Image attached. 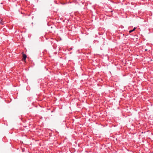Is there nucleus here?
<instances>
[{
  "mask_svg": "<svg viewBox=\"0 0 153 153\" xmlns=\"http://www.w3.org/2000/svg\"><path fill=\"white\" fill-rule=\"evenodd\" d=\"M27 56L25 54L23 53V58L22 59V60H26L27 58Z\"/></svg>",
  "mask_w": 153,
  "mask_h": 153,
  "instance_id": "f257e3e1",
  "label": "nucleus"
},
{
  "mask_svg": "<svg viewBox=\"0 0 153 153\" xmlns=\"http://www.w3.org/2000/svg\"><path fill=\"white\" fill-rule=\"evenodd\" d=\"M136 29V27H134L133 29L132 30H130L129 31V33H131L133 31H134L135 29Z\"/></svg>",
  "mask_w": 153,
  "mask_h": 153,
  "instance_id": "f03ea898",
  "label": "nucleus"
},
{
  "mask_svg": "<svg viewBox=\"0 0 153 153\" xmlns=\"http://www.w3.org/2000/svg\"><path fill=\"white\" fill-rule=\"evenodd\" d=\"M145 51H147V49H145Z\"/></svg>",
  "mask_w": 153,
  "mask_h": 153,
  "instance_id": "7ed1b4c3",
  "label": "nucleus"
},
{
  "mask_svg": "<svg viewBox=\"0 0 153 153\" xmlns=\"http://www.w3.org/2000/svg\"><path fill=\"white\" fill-rule=\"evenodd\" d=\"M1 24H2V25H3V23H2V22H1Z\"/></svg>",
  "mask_w": 153,
  "mask_h": 153,
  "instance_id": "20e7f679",
  "label": "nucleus"
},
{
  "mask_svg": "<svg viewBox=\"0 0 153 153\" xmlns=\"http://www.w3.org/2000/svg\"><path fill=\"white\" fill-rule=\"evenodd\" d=\"M113 10H111V12H112L113 11Z\"/></svg>",
  "mask_w": 153,
  "mask_h": 153,
  "instance_id": "39448f33",
  "label": "nucleus"
}]
</instances>
